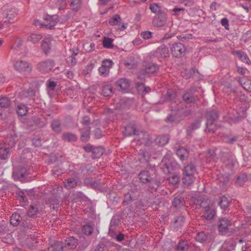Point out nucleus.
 I'll use <instances>...</instances> for the list:
<instances>
[{
  "label": "nucleus",
  "mask_w": 251,
  "mask_h": 251,
  "mask_svg": "<svg viewBox=\"0 0 251 251\" xmlns=\"http://www.w3.org/2000/svg\"><path fill=\"white\" fill-rule=\"evenodd\" d=\"M138 178L141 182L144 184H148L149 187L151 190H157L160 184V182L156 176L151 174L146 170L141 171L138 174Z\"/></svg>",
  "instance_id": "nucleus-1"
},
{
  "label": "nucleus",
  "mask_w": 251,
  "mask_h": 251,
  "mask_svg": "<svg viewBox=\"0 0 251 251\" xmlns=\"http://www.w3.org/2000/svg\"><path fill=\"white\" fill-rule=\"evenodd\" d=\"M141 186L140 185L134 184L131 186L130 189L125 195L123 204L127 205L132 201L137 200L141 196Z\"/></svg>",
  "instance_id": "nucleus-2"
},
{
  "label": "nucleus",
  "mask_w": 251,
  "mask_h": 251,
  "mask_svg": "<svg viewBox=\"0 0 251 251\" xmlns=\"http://www.w3.org/2000/svg\"><path fill=\"white\" fill-rule=\"evenodd\" d=\"M196 173V168L194 164L190 163L187 165L183 170L182 183L187 186L191 185L195 179Z\"/></svg>",
  "instance_id": "nucleus-3"
},
{
  "label": "nucleus",
  "mask_w": 251,
  "mask_h": 251,
  "mask_svg": "<svg viewBox=\"0 0 251 251\" xmlns=\"http://www.w3.org/2000/svg\"><path fill=\"white\" fill-rule=\"evenodd\" d=\"M30 168L25 164H20L18 166H15L12 172V177L15 181L23 182V179L25 176L30 173Z\"/></svg>",
  "instance_id": "nucleus-4"
},
{
  "label": "nucleus",
  "mask_w": 251,
  "mask_h": 251,
  "mask_svg": "<svg viewBox=\"0 0 251 251\" xmlns=\"http://www.w3.org/2000/svg\"><path fill=\"white\" fill-rule=\"evenodd\" d=\"M17 15V10L14 7H3L1 16L3 20V24L6 25L8 24L12 23L15 21V18Z\"/></svg>",
  "instance_id": "nucleus-5"
},
{
  "label": "nucleus",
  "mask_w": 251,
  "mask_h": 251,
  "mask_svg": "<svg viewBox=\"0 0 251 251\" xmlns=\"http://www.w3.org/2000/svg\"><path fill=\"white\" fill-rule=\"evenodd\" d=\"M136 140L140 145H143L146 148H152V141L150 135L146 131H140L136 137Z\"/></svg>",
  "instance_id": "nucleus-6"
},
{
  "label": "nucleus",
  "mask_w": 251,
  "mask_h": 251,
  "mask_svg": "<svg viewBox=\"0 0 251 251\" xmlns=\"http://www.w3.org/2000/svg\"><path fill=\"white\" fill-rule=\"evenodd\" d=\"M13 65L14 69L20 73H29L32 69L31 64L25 60L14 61Z\"/></svg>",
  "instance_id": "nucleus-7"
},
{
  "label": "nucleus",
  "mask_w": 251,
  "mask_h": 251,
  "mask_svg": "<svg viewBox=\"0 0 251 251\" xmlns=\"http://www.w3.org/2000/svg\"><path fill=\"white\" fill-rule=\"evenodd\" d=\"M155 153L153 148H146L139 150L138 153L139 161L141 163H148L152 154Z\"/></svg>",
  "instance_id": "nucleus-8"
},
{
  "label": "nucleus",
  "mask_w": 251,
  "mask_h": 251,
  "mask_svg": "<svg viewBox=\"0 0 251 251\" xmlns=\"http://www.w3.org/2000/svg\"><path fill=\"white\" fill-rule=\"evenodd\" d=\"M159 65L154 63H148L145 67V68L141 69L139 72V76L138 78H141V76L145 77H150L151 75L156 73L158 71Z\"/></svg>",
  "instance_id": "nucleus-9"
},
{
  "label": "nucleus",
  "mask_w": 251,
  "mask_h": 251,
  "mask_svg": "<svg viewBox=\"0 0 251 251\" xmlns=\"http://www.w3.org/2000/svg\"><path fill=\"white\" fill-rule=\"evenodd\" d=\"M176 97V94L175 92L172 90H168L165 98L166 100L172 101L170 108L173 111H179L181 108L180 103L176 104V101L175 100Z\"/></svg>",
  "instance_id": "nucleus-10"
},
{
  "label": "nucleus",
  "mask_w": 251,
  "mask_h": 251,
  "mask_svg": "<svg viewBox=\"0 0 251 251\" xmlns=\"http://www.w3.org/2000/svg\"><path fill=\"white\" fill-rule=\"evenodd\" d=\"M169 54L168 48L164 45H161L158 47L155 51L150 53V57L151 58H157L161 61L160 58L168 57L169 56Z\"/></svg>",
  "instance_id": "nucleus-11"
},
{
  "label": "nucleus",
  "mask_w": 251,
  "mask_h": 251,
  "mask_svg": "<svg viewBox=\"0 0 251 251\" xmlns=\"http://www.w3.org/2000/svg\"><path fill=\"white\" fill-rule=\"evenodd\" d=\"M186 50L185 46L181 43H175L171 47L172 55L176 57H181L185 55Z\"/></svg>",
  "instance_id": "nucleus-12"
},
{
  "label": "nucleus",
  "mask_w": 251,
  "mask_h": 251,
  "mask_svg": "<svg viewBox=\"0 0 251 251\" xmlns=\"http://www.w3.org/2000/svg\"><path fill=\"white\" fill-rule=\"evenodd\" d=\"M214 238V235L212 233L204 231L198 233L195 237L197 241L204 244H208L213 242Z\"/></svg>",
  "instance_id": "nucleus-13"
},
{
  "label": "nucleus",
  "mask_w": 251,
  "mask_h": 251,
  "mask_svg": "<svg viewBox=\"0 0 251 251\" xmlns=\"http://www.w3.org/2000/svg\"><path fill=\"white\" fill-rule=\"evenodd\" d=\"M231 222L226 218L220 219L218 222V229L222 235H225L228 232Z\"/></svg>",
  "instance_id": "nucleus-14"
},
{
  "label": "nucleus",
  "mask_w": 251,
  "mask_h": 251,
  "mask_svg": "<svg viewBox=\"0 0 251 251\" xmlns=\"http://www.w3.org/2000/svg\"><path fill=\"white\" fill-rule=\"evenodd\" d=\"M113 61L109 59H105L102 62V65L99 69V72L103 77H107L109 73L110 69L113 65Z\"/></svg>",
  "instance_id": "nucleus-15"
},
{
  "label": "nucleus",
  "mask_w": 251,
  "mask_h": 251,
  "mask_svg": "<svg viewBox=\"0 0 251 251\" xmlns=\"http://www.w3.org/2000/svg\"><path fill=\"white\" fill-rule=\"evenodd\" d=\"M193 203L196 205V208H201L202 211L213 206L210 201L207 198H199V199H195Z\"/></svg>",
  "instance_id": "nucleus-16"
},
{
  "label": "nucleus",
  "mask_w": 251,
  "mask_h": 251,
  "mask_svg": "<svg viewBox=\"0 0 251 251\" xmlns=\"http://www.w3.org/2000/svg\"><path fill=\"white\" fill-rule=\"evenodd\" d=\"M167 21V15L166 13H160L155 16L152 20V25L154 26L157 27H161L164 26Z\"/></svg>",
  "instance_id": "nucleus-17"
},
{
  "label": "nucleus",
  "mask_w": 251,
  "mask_h": 251,
  "mask_svg": "<svg viewBox=\"0 0 251 251\" xmlns=\"http://www.w3.org/2000/svg\"><path fill=\"white\" fill-rule=\"evenodd\" d=\"M54 65V63L52 60H47L40 62L38 64V69L42 73H46L51 70Z\"/></svg>",
  "instance_id": "nucleus-18"
},
{
  "label": "nucleus",
  "mask_w": 251,
  "mask_h": 251,
  "mask_svg": "<svg viewBox=\"0 0 251 251\" xmlns=\"http://www.w3.org/2000/svg\"><path fill=\"white\" fill-rule=\"evenodd\" d=\"M160 166L161 169L165 174L172 173L175 169L172 163L166 157L163 158Z\"/></svg>",
  "instance_id": "nucleus-19"
},
{
  "label": "nucleus",
  "mask_w": 251,
  "mask_h": 251,
  "mask_svg": "<svg viewBox=\"0 0 251 251\" xmlns=\"http://www.w3.org/2000/svg\"><path fill=\"white\" fill-rule=\"evenodd\" d=\"M72 174L74 175L73 176L68 177L64 182L65 188L68 189L75 187L78 183V177L77 173L74 172Z\"/></svg>",
  "instance_id": "nucleus-20"
},
{
  "label": "nucleus",
  "mask_w": 251,
  "mask_h": 251,
  "mask_svg": "<svg viewBox=\"0 0 251 251\" xmlns=\"http://www.w3.org/2000/svg\"><path fill=\"white\" fill-rule=\"evenodd\" d=\"M184 75H186L185 78H201L203 77V75L195 68L185 70L182 73V77H184Z\"/></svg>",
  "instance_id": "nucleus-21"
},
{
  "label": "nucleus",
  "mask_w": 251,
  "mask_h": 251,
  "mask_svg": "<svg viewBox=\"0 0 251 251\" xmlns=\"http://www.w3.org/2000/svg\"><path fill=\"white\" fill-rule=\"evenodd\" d=\"M138 126L133 123H130L125 128V134L127 136L135 135L137 136L140 132Z\"/></svg>",
  "instance_id": "nucleus-22"
},
{
  "label": "nucleus",
  "mask_w": 251,
  "mask_h": 251,
  "mask_svg": "<svg viewBox=\"0 0 251 251\" xmlns=\"http://www.w3.org/2000/svg\"><path fill=\"white\" fill-rule=\"evenodd\" d=\"M52 39L50 37H47L44 39L41 45L42 51L45 54H48L50 52L52 44Z\"/></svg>",
  "instance_id": "nucleus-23"
},
{
  "label": "nucleus",
  "mask_w": 251,
  "mask_h": 251,
  "mask_svg": "<svg viewBox=\"0 0 251 251\" xmlns=\"http://www.w3.org/2000/svg\"><path fill=\"white\" fill-rule=\"evenodd\" d=\"M202 217L207 221L212 220L216 215V210L213 206L202 211Z\"/></svg>",
  "instance_id": "nucleus-24"
},
{
  "label": "nucleus",
  "mask_w": 251,
  "mask_h": 251,
  "mask_svg": "<svg viewBox=\"0 0 251 251\" xmlns=\"http://www.w3.org/2000/svg\"><path fill=\"white\" fill-rule=\"evenodd\" d=\"M84 184L86 186L95 189H100L101 186L100 182L91 178H86L84 180Z\"/></svg>",
  "instance_id": "nucleus-25"
},
{
  "label": "nucleus",
  "mask_w": 251,
  "mask_h": 251,
  "mask_svg": "<svg viewBox=\"0 0 251 251\" xmlns=\"http://www.w3.org/2000/svg\"><path fill=\"white\" fill-rule=\"evenodd\" d=\"M120 224H121L120 216L118 215L113 216L110 221L108 234H111L112 232H114L115 230V227Z\"/></svg>",
  "instance_id": "nucleus-26"
},
{
  "label": "nucleus",
  "mask_w": 251,
  "mask_h": 251,
  "mask_svg": "<svg viewBox=\"0 0 251 251\" xmlns=\"http://www.w3.org/2000/svg\"><path fill=\"white\" fill-rule=\"evenodd\" d=\"M48 21L50 22L49 23L47 24H41V25L50 29H54L55 25L58 22V18L56 15L49 16L47 19V21Z\"/></svg>",
  "instance_id": "nucleus-27"
},
{
  "label": "nucleus",
  "mask_w": 251,
  "mask_h": 251,
  "mask_svg": "<svg viewBox=\"0 0 251 251\" xmlns=\"http://www.w3.org/2000/svg\"><path fill=\"white\" fill-rule=\"evenodd\" d=\"M176 154L183 161L187 159L189 157V152L186 148L180 147L176 150Z\"/></svg>",
  "instance_id": "nucleus-28"
},
{
  "label": "nucleus",
  "mask_w": 251,
  "mask_h": 251,
  "mask_svg": "<svg viewBox=\"0 0 251 251\" xmlns=\"http://www.w3.org/2000/svg\"><path fill=\"white\" fill-rule=\"evenodd\" d=\"M131 106L130 100L126 98H121L117 103L116 108L118 109H128Z\"/></svg>",
  "instance_id": "nucleus-29"
},
{
  "label": "nucleus",
  "mask_w": 251,
  "mask_h": 251,
  "mask_svg": "<svg viewBox=\"0 0 251 251\" xmlns=\"http://www.w3.org/2000/svg\"><path fill=\"white\" fill-rule=\"evenodd\" d=\"M10 148L6 144L0 143V158L2 159H6L10 155Z\"/></svg>",
  "instance_id": "nucleus-30"
},
{
  "label": "nucleus",
  "mask_w": 251,
  "mask_h": 251,
  "mask_svg": "<svg viewBox=\"0 0 251 251\" xmlns=\"http://www.w3.org/2000/svg\"><path fill=\"white\" fill-rule=\"evenodd\" d=\"M17 136L13 134H8L4 138V141L3 144H6L10 148L14 146Z\"/></svg>",
  "instance_id": "nucleus-31"
},
{
  "label": "nucleus",
  "mask_w": 251,
  "mask_h": 251,
  "mask_svg": "<svg viewBox=\"0 0 251 251\" xmlns=\"http://www.w3.org/2000/svg\"><path fill=\"white\" fill-rule=\"evenodd\" d=\"M169 136L168 134L162 135L157 136L155 139V143L159 146H164L169 142Z\"/></svg>",
  "instance_id": "nucleus-32"
},
{
  "label": "nucleus",
  "mask_w": 251,
  "mask_h": 251,
  "mask_svg": "<svg viewBox=\"0 0 251 251\" xmlns=\"http://www.w3.org/2000/svg\"><path fill=\"white\" fill-rule=\"evenodd\" d=\"M91 128L89 126L84 127L80 129V139L83 142H86L90 137Z\"/></svg>",
  "instance_id": "nucleus-33"
},
{
  "label": "nucleus",
  "mask_w": 251,
  "mask_h": 251,
  "mask_svg": "<svg viewBox=\"0 0 251 251\" xmlns=\"http://www.w3.org/2000/svg\"><path fill=\"white\" fill-rule=\"evenodd\" d=\"M234 53L243 62L247 64L251 65V61L250 60L247 54L241 50H235Z\"/></svg>",
  "instance_id": "nucleus-34"
},
{
  "label": "nucleus",
  "mask_w": 251,
  "mask_h": 251,
  "mask_svg": "<svg viewBox=\"0 0 251 251\" xmlns=\"http://www.w3.org/2000/svg\"><path fill=\"white\" fill-rule=\"evenodd\" d=\"M184 101L187 104L195 103L196 102V98L191 92H187L184 93L182 96Z\"/></svg>",
  "instance_id": "nucleus-35"
},
{
  "label": "nucleus",
  "mask_w": 251,
  "mask_h": 251,
  "mask_svg": "<svg viewBox=\"0 0 251 251\" xmlns=\"http://www.w3.org/2000/svg\"><path fill=\"white\" fill-rule=\"evenodd\" d=\"M236 244L232 241L225 242L218 251H232L234 250Z\"/></svg>",
  "instance_id": "nucleus-36"
},
{
  "label": "nucleus",
  "mask_w": 251,
  "mask_h": 251,
  "mask_svg": "<svg viewBox=\"0 0 251 251\" xmlns=\"http://www.w3.org/2000/svg\"><path fill=\"white\" fill-rule=\"evenodd\" d=\"M105 150L101 146L95 147L92 153V159L100 158L104 152Z\"/></svg>",
  "instance_id": "nucleus-37"
},
{
  "label": "nucleus",
  "mask_w": 251,
  "mask_h": 251,
  "mask_svg": "<svg viewBox=\"0 0 251 251\" xmlns=\"http://www.w3.org/2000/svg\"><path fill=\"white\" fill-rule=\"evenodd\" d=\"M185 201L180 196L175 197L172 202L173 206L176 209H180L184 205Z\"/></svg>",
  "instance_id": "nucleus-38"
},
{
  "label": "nucleus",
  "mask_w": 251,
  "mask_h": 251,
  "mask_svg": "<svg viewBox=\"0 0 251 251\" xmlns=\"http://www.w3.org/2000/svg\"><path fill=\"white\" fill-rule=\"evenodd\" d=\"M54 4L53 7L58 8L59 10L64 9L67 6V2L65 0H51V4Z\"/></svg>",
  "instance_id": "nucleus-39"
},
{
  "label": "nucleus",
  "mask_w": 251,
  "mask_h": 251,
  "mask_svg": "<svg viewBox=\"0 0 251 251\" xmlns=\"http://www.w3.org/2000/svg\"><path fill=\"white\" fill-rule=\"evenodd\" d=\"M23 220L19 214L15 213L11 216L10 222L12 225L17 226L20 222H22Z\"/></svg>",
  "instance_id": "nucleus-40"
},
{
  "label": "nucleus",
  "mask_w": 251,
  "mask_h": 251,
  "mask_svg": "<svg viewBox=\"0 0 251 251\" xmlns=\"http://www.w3.org/2000/svg\"><path fill=\"white\" fill-rule=\"evenodd\" d=\"M219 115L218 112L214 110L209 111L206 113L207 122H216L218 119Z\"/></svg>",
  "instance_id": "nucleus-41"
},
{
  "label": "nucleus",
  "mask_w": 251,
  "mask_h": 251,
  "mask_svg": "<svg viewBox=\"0 0 251 251\" xmlns=\"http://www.w3.org/2000/svg\"><path fill=\"white\" fill-rule=\"evenodd\" d=\"M116 84L119 87L120 90H125L130 87L129 79H118Z\"/></svg>",
  "instance_id": "nucleus-42"
},
{
  "label": "nucleus",
  "mask_w": 251,
  "mask_h": 251,
  "mask_svg": "<svg viewBox=\"0 0 251 251\" xmlns=\"http://www.w3.org/2000/svg\"><path fill=\"white\" fill-rule=\"evenodd\" d=\"M62 139L65 141L73 142H75L77 139V137L75 134L70 132H65L62 135Z\"/></svg>",
  "instance_id": "nucleus-43"
},
{
  "label": "nucleus",
  "mask_w": 251,
  "mask_h": 251,
  "mask_svg": "<svg viewBox=\"0 0 251 251\" xmlns=\"http://www.w3.org/2000/svg\"><path fill=\"white\" fill-rule=\"evenodd\" d=\"M189 249V244L187 241L180 240L177 244L176 250L177 251H188Z\"/></svg>",
  "instance_id": "nucleus-44"
},
{
  "label": "nucleus",
  "mask_w": 251,
  "mask_h": 251,
  "mask_svg": "<svg viewBox=\"0 0 251 251\" xmlns=\"http://www.w3.org/2000/svg\"><path fill=\"white\" fill-rule=\"evenodd\" d=\"M65 244L70 249H73L77 245L78 241L74 237H69L65 240Z\"/></svg>",
  "instance_id": "nucleus-45"
},
{
  "label": "nucleus",
  "mask_w": 251,
  "mask_h": 251,
  "mask_svg": "<svg viewBox=\"0 0 251 251\" xmlns=\"http://www.w3.org/2000/svg\"><path fill=\"white\" fill-rule=\"evenodd\" d=\"M17 113L19 116H24L26 115L28 110L27 106L23 103L19 104L16 109Z\"/></svg>",
  "instance_id": "nucleus-46"
},
{
  "label": "nucleus",
  "mask_w": 251,
  "mask_h": 251,
  "mask_svg": "<svg viewBox=\"0 0 251 251\" xmlns=\"http://www.w3.org/2000/svg\"><path fill=\"white\" fill-rule=\"evenodd\" d=\"M51 127L53 131L59 133L61 131V123L58 119H54L51 123Z\"/></svg>",
  "instance_id": "nucleus-47"
},
{
  "label": "nucleus",
  "mask_w": 251,
  "mask_h": 251,
  "mask_svg": "<svg viewBox=\"0 0 251 251\" xmlns=\"http://www.w3.org/2000/svg\"><path fill=\"white\" fill-rule=\"evenodd\" d=\"M239 84L248 91H251V79H237Z\"/></svg>",
  "instance_id": "nucleus-48"
},
{
  "label": "nucleus",
  "mask_w": 251,
  "mask_h": 251,
  "mask_svg": "<svg viewBox=\"0 0 251 251\" xmlns=\"http://www.w3.org/2000/svg\"><path fill=\"white\" fill-rule=\"evenodd\" d=\"M200 125V122L199 121H196L192 123V124L187 128V134L190 136L191 135L193 130L199 128Z\"/></svg>",
  "instance_id": "nucleus-49"
},
{
  "label": "nucleus",
  "mask_w": 251,
  "mask_h": 251,
  "mask_svg": "<svg viewBox=\"0 0 251 251\" xmlns=\"http://www.w3.org/2000/svg\"><path fill=\"white\" fill-rule=\"evenodd\" d=\"M42 38V36L39 34L32 33L28 36L27 40L33 44L38 43Z\"/></svg>",
  "instance_id": "nucleus-50"
},
{
  "label": "nucleus",
  "mask_w": 251,
  "mask_h": 251,
  "mask_svg": "<svg viewBox=\"0 0 251 251\" xmlns=\"http://www.w3.org/2000/svg\"><path fill=\"white\" fill-rule=\"evenodd\" d=\"M113 39L108 37H104L102 41V45L105 49H112L114 47Z\"/></svg>",
  "instance_id": "nucleus-51"
},
{
  "label": "nucleus",
  "mask_w": 251,
  "mask_h": 251,
  "mask_svg": "<svg viewBox=\"0 0 251 251\" xmlns=\"http://www.w3.org/2000/svg\"><path fill=\"white\" fill-rule=\"evenodd\" d=\"M113 93L111 85H106L102 87V94L104 97H109Z\"/></svg>",
  "instance_id": "nucleus-52"
},
{
  "label": "nucleus",
  "mask_w": 251,
  "mask_h": 251,
  "mask_svg": "<svg viewBox=\"0 0 251 251\" xmlns=\"http://www.w3.org/2000/svg\"><path fill=\"white\" fill-rule=\"evenodd\" d=\"M70 5L72 10L77 11L81 5V0H71Z\"/></svg>",
  "instance_id": "nucleus-53"
},
{
  "label": "nucleus",
  "mask_w": 251,
  "mask_h": 251,
  "mask_svg": "<svg viewBox=\"0 0 251 251\" xmlns=\"http://www.w3.org/2000/svg\"><path fill=\"white\" fill-rule=\"evenodd\" d=\"M94 251H109V248L105 242H100L95 246Z\"/></svg>",
  "instance_id": "nucleus-54"
},
{
  "label": "nucleus",
  "mask_w": 251,
  "mask_h": 251,
  "mask_svg": "<svg viewBox=\"0 0 251 251\" xmlns=\"http://www.w3.org/2000/svg\"><path fill=\"white\" fill-rule=\"evenodd\" d=\"M121 21L122 19L120 15L116 14L112 18L109 19V24L111 25L117 26L119 24L121 23Z\"/></svg>",
  "instance_id": "nucleus-55"
},
{
  "label": "nucleus",
  "mask_w": 251,
  "mask_h": 251,
  "mask_svg": "<svg viewBox=\"0 0 251 251\" xmlns=\"http://www.w3.org/2000/svg\"><path fill=\"white\" fill-rule=\"evenodd\" d=\"M219 205L222 209H226L229 205V201L227 198L225 196L221 197Z\"/></svg>",
  "instance_id": "nucleus-56"
},
{
  "label": "nucleus",
  "mask_w": 251,
  "mask_h": 251,
  "mask_svg": "<svg viewBox=\"0 0 251 251\" xmlns=\"http://www.w3.org/2000/svg\"><path fill=\"white\" fill-rule=\"evenodd\" d=\"M66 247L64 246L63 242L61 241L56 242L53 246V251H64Z\"/></svg>",
  "instance_id": "nucleus-57"
},
{
  "label": "nucleus",
  "mask_w": 251,
  "mask_h": 251,
  "mask_svg": "<svg viewBox=\"0 0 251 251\" xmlns=\"http://www.w3.org/2000/svg\"><path fill=\"white\" fill-rule=\"evenodd\" d=\"M206 126V128L205 129V131L208 132L214 133L216 129V125L215 122H207Z\"/></svg>",
  "instance_id": "nucleus-58"
},
{
  "label": "nucleus",
  "mask_w": 251,
  "mask_h": 251,
  "mask_svg": "<svg viewBox=\"0 0 251 251\" xmlns=\"http://www.w3.org/2000/svg\"><path fill=\"white\" fill-rule=\"evenodd\" d=\"M11 104L10 100L6 97L0 99V106L1 108H7Z\"/></svg>",
  "instance_id": "nucleus-59"
},
{
  "label": "nucleus",
  "mask_w": 251,
  "mask_h": 251,
  "mask_svg": "<svg viewBox=\"0 0 251 251\" xmlns=\"http://www.w3.org/2000/svg\"><path fill=\"white\" fill-rule=\"evenodd\" d=\"M109 235L112 237V238L115 239L117 241L119 242L123 241L125 239V235L120 232L117 234L114 231V232H112L111 234H109Z\"/></svg>",
  "instance_id": "nucleus-60"
},
{
  "label": "nucleus",
  "mask_w": 251,
  "mask_h": 251,
  "mask_svg": "<svg viewBox=\"0 0 251 251\" xmlns=\"http://www.w3.org/2000/svg\"><path fill=\"white\" fill-rule=\"evenodd\" d=\"M94 65H95V64L94 63L91 62L85 67V69L83 70V72H82L84 76H86V77L90 76V75H89L91 72L92 69L94 68Z\"/></svg>",
  "instance_id": "nucleus-61"
},
{
  "label": "nucleus",
  "mask_w": 251,
  "mask_h": 251,
  "mask_svg": "<svg viewBox=\"0 0 251 251\" xmlns=\"http://www.w3.org/2000/svg\"><path fill=\"white\" fill-rule=\"evenodd\" d=\"M149 8L153 13L160 14V13H163L161 11V7L157 3H154L151 4Z\"/></svg>",
  "instance_id": "nucleus-62"
},
{
  "label": "nucleus",
  "mask_w": 251,
  "mask_h": 251,
  "mask_svg": "<svg viewBox=\"0 0 251 251\" xmlns=\"http://www.w3.org/2000/svg\"><path fill=\"white\" fill-rule=\"evenodd\" d=\"M22 226L24 229H34L35 227V226L34 225V224L31 222L30 220L27 219L25 220H23L22 223Z\"/></svg>",
  "instance_id": "nucleus-63"
},
{
  "label": "nucleus",
  "mask_w": 251,
  "mask_h": 251,
  "mask_svg": "<svg viewBox=\"0 0 251 251\" xmlns=\"http://www.w3.org/2000/svg\"><path fill=\"white\" fill-rule=\"evenodd\" d=\"M66 63L69 67L75 66L77 63V59L75 56L70 55L66 59Z\"/></svg>",
  "instance_id": "nucleus-64"
}]
</instances>
